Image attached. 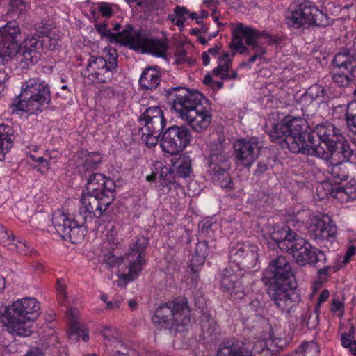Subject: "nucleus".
Wrapping results in <instances>:
<instances>
[{
  "instance_id": "obj_1",
  "label": "nucleus",
  "mask_w": 356,
  "mask_h": 356,
  "mask_svg": "<svg viewBox=\"0 0 356 356\" xmlns=\"http://www.w3.org/2000/svg\"><path fill=\"white\" fill-rule=\"evenodd\" d=\"M266 132L272 142L292 153L314 156L327 161L356 163V138L350 143L332 124L317 125L314 130H309L302 118L287 115Z\"/></svg>"
},
{
  "instance_id": "obj_2",
  "label": "nucleus",
  "mask_w": 356,
  "mask_h": 356,
  "mask_svg": "<svg viewBox=\"0 0 356 356\" xmlns=\"http://www.w3.org/2000/svg\"><path fill=\"white\" fill-rule=\"evenodd\" d=\"M165 92L172 108L192 129L198 133L207 129L212 120L211 104L207 98L185 87H170Z\"/></svg>"
},
{
  "instance_id": "obj_3",
  "label": "nucleus",
  "mask_w": 356,
  "mask_h": 356,
  "mask_svg": "<svg viewBox=\"0 0 356 356\" xmlns=\"http://www.w3.org/2000/svg\"><path fill=\"white\" fill-rule=\"evenodd\" d=\"M266 38L268 45L278 46L286 39L283 35L270 34L266 31H259L250 26H245L242 22H238L232 31V41L229 47L232 54H253L249 58V63H254L257 60H262L267 52L264 44L259 40Z\"/></svg>"
},
{
  "instance_id": "obj_4",
  "label": "nucleus",
  "mask_w": 356,
  "mask_h": 356,
  "mask_svg": "<svg viewBox=\"0 0 356 356\" xmlns=\"http://www.w3.org/2000/svg\"><path fill=\"white\" fill-rule=\"evenodd\" d=\"M51 104L50 87L46 81L31 78L21 86V92L9 105L12 114L21 117L38 115Z\"/></svg>"
},
{
  "instance_id": "obj_5",
  "label": "nucleus",
  "mask_w": 356,
  "mask_h": 356,
  "mask_svg": "<svg viewBox=\"0 0 356 356\" xmlns=\"http://www.w3.org/2000/svg\"><path fill=\"white\" fill-rule=\"evenodd\" d=\"M272 238L277 247L292 255L295 261L300 266L309 265L321 267L325 264L327 258L325 253L313 246L309 241L298 236L289 226L273 233Z\"/></svg>"
},
{
  "instance_id": "obj_6",
  "label": "nucleus",
  "mask_w": 356,
  "mask_h": 356,
  "mask_svg": "<svg viewBox=\"0 0 356 356\" xmlns=\"http://www.w3.org/2000/svg\"><path fill=\"white\" fill-rule=\"evenodd\" d=\"M40 305L35 298L26 297L8 306L3 322L13 335L28 337L33 332L32 323L40 315Z\"/></svg>"
},
{
  "instance_id": "obj_7",
  "label": "nucleus",
  "mask_w": 356,
  "mask_h": 356,
  "mask_svg": "<svg viewBox=\"0 0 356 356\" xmlns=\"http://www.w3.org/2000/svg\"><path fill=\"white\" fill-rule=\"evenodd\" d=\"M191 320V309L184 297L161 304L152 317V323L157 329H167L175 332L188 330Z\"/></svg>"
},
{
  "instance_id": "obj_8",
  "label": "nucleus",
  "mask_w": 356,
  "mask_h": 356,
  "mask_svg": "<svg viewBox=\"0 0 356 356\" xmlns=\"http://www.w3.org/2000/svg\"><path fill=\"white\" fill-rule=\"evenodd\" d=\"M208 152L205 159L213 182L222 188L232 190L234 184L229 173L230 156L226 151L225 136H218L216 139H213L208 145Z\"/></svg>"
},
{
  "instance_id": "obj_9",
  "label": "nucleus",
  "mask_w": 356,
  "mask_h": 356,
  "mask_svg": "<svg viewBox=\"0 0 356 356\" xmlns=\"http://www.w3.org/2000/svg\"><path fill=\"white\" fill-rule=\"evenodd\" d=\"M333 22V19L327 13L320 10L310 0L298 2L290 15L286 17L288 27L296 29L312 26L326 27Z\"/></svg>"
},
{
  "instance_id": "obj_10",
  "label": "nucleus",
  "mask_w": 356,
  "mask_h": 356,
  "mask_svg": "<svg viewBox=\"0 0 356 356\" xmlns=\"http://www.w3.org/2000/svg\"><path fill=\"white\" fill-rule=\"evenodd\" d=\"M95 29L102 39H107L111 43H119L136 50L144 31L135 30L131 24L122 26L118 22L110 20L97 21Z\"/></svg>"
},
{
  "instance_id": "obj_11",
  "label": "nucleus",
  "mask_w": 356,
  "mask_h": 356,
  "mask_svg": "<svg viewBox=\"0 0 356 356\" xmlns=\"http://www.w3.org/2000/svg\"><path fill=\"white\" fill-rule=\"evenodd\" d=\"M118 55L115 48L108 46L104 49L103 56H91L82 72L92 82L110 83L117 72Z\"/></svg>"
},
{
  "instance_id": "obj_12",
  "label": "nucleus",
  "mask_w": 356,
  "mask_h": 356,
  "mask_svg": "<svg viewBox=\"0 0 356 356\" xmlns=\"http://www.w3.org/2000/svg\"><path fill=\"white\" fill-rule=\"evenodd\" d=\"M20 29L15 22H9L0 29V66L8 63L16 55L20 47ZM8 80V74L0 67V97L6 88Z\"/></svg>"
},
{
  "instance_id": "obj_13",
  "label": "nucleus",
  "mask_w": 356,
  "mask_h": 356,
  "mask_svg": "<svg viewBox=\"0 0 356 356\" xmlns=\"http://www.w3.org/2000/svg\"><path fill=\"white\" fill-rule=\"evenodd\" d=\"M330 160V165L328 167V172L330 175L331 188L329 194L333 198L341 203H346L356 200V182L350 180L343 184V181H346L349 177V170L346 163L343 161Z\"/></svg>"
},
{
  "instance_id": "obj_14",
  "label": "nucleus",
  "mask_w": 356,
  "mask_h": 356,
  "mask_svg": "<svg viewBox=\"0 0 356 356\" xmlns=\"http://www.w3.org/2000/svg\"><path fill=\"white\" fill-rule=\"evenodd\" d=\"M138 122L143 142L148 148L155 147L167 124L163 110L159 106H149L140 115Z\"/></svg>"
},
{
  "instance_id": "obj_15",
  "label": "nucleus",
  "mask_w": 356,
  "mask_h": 356,
  "mask_svg": "<svg viewBox=\"0 0 356 356\" xmlns=\"http://www.w3.org/2000/svg\"><path fill=\"white\" fill-rule=\"evenodd\" d=\"M149 240L144 236L138 237L129 246V251L126 254L128 263V272L119 277L118 286L126 287L127 285L138 277L140 273L147 264L146 249Z\"/></svg>"
},
{
  "instance_id": "obj_16",
  "label": "nucleus",
  "mask_w": 356,
  "mask_h": 356,
  "mask_svg": "<svg viewBox=\"0 0 356 356\" xmlns=\"http://www.w3.org/2000/svg\"><path fill=\"white\" fill-rule=\"evenodd\" d=\"M50 42L49 49L54 48L57 44L55 39L50 36L49 31L39 32L28 37L24 42L22 53L18 56L19 64L22 68H28L38 62L41 52L46 42Z\"/></svg>"
},
{
  "instance_id": "obj_17",
  "label": "nucleus",
  "mask_w": 356,
  "mask_h": 356,
  "mask_svg": "<svg viewBox=\"0 0 356 356\" xmlns=\"http://www.w3.org/2000/svg\"><path fill=\"white\" fill-rule=\"evenodd\" d=\"M249 278V275L236 272L231 266L227 267L219 275L220 289L231 300H241L246 294L244 284Z\"/></svg>"
},
{
  "instance_id": "obj_18",
  "label": "nucleus",
  "mask_w": 356,
  "mask_h": 356,
  "mask_svg": "<svg viewBox=\"0 0 356 356\" xmlns=\"http://www.w3.org/2000/svg\"><path fill=\"white\" fill-rule=\"evenodd\" d=\"M191 138V131L187 127L173 125L164 131L160 145L165 153L175 155L189 145Z\"/></svg>"
},
{
  "instance_id": "obj_19",
  "label": "nucleus",
  "mask_w": 356,
  "mask_h": 356,
  "mask_svg": "<svg viewBox=\"0 0 356 356\" xmlns=\"http://www.w3.org/2000/svg\"><path fill=\"white\" fill-rule=\"evenodd\" d=\"M264 277L268 280L269 288L284 286L289 287L292 284L294 275L290 263L284 257L278 256L269 263Z\"/></svg>"
},
{
  "instance_id": "obj_20",
  "label": "nucleus",
  "mask_w": 356,
  "mask_h": 356,
  "mask_svg": "<svg viewBox=\"0 0 356 356\" xmlns=\"http://www.w3.org/2000/svg\"><path fill=\"white\" fill-rule=\"evenodd\" d=\"M308 232L317 243L328 248V243L332 246L337 241L338 228L328 216H314L310 220Z\"/></svg>"
},
{
  "instance_id": "obj_21",
  "label": "nucleus",
  "mask_w": 356,
  "mask_h": 356,
  "mask_svg": "<svg viewBox=\"0 0 356 356\" xmlns=\"http://www.w3.org/2000/svg\"><path fill=\"white\" fill-rule=\"evenodd\" d=\"M349 55V49L343 48L333 59V82L339 87H347L354 81L351 65L356 66V60Z\"/></svg>"
},
{
  "instance_id": "obj_22",
  "label": "nucleus",
  "mask_w": 356,
  "mask_h": 356,
  "mask_svg": "<svg viewBox=\"0 0 356 356\" xmlns=\"http://www.w3.org/2000/svg\"><path fill=\"white\" fill-rule=\"evenodd\" d=\"M229 259L239 269H253L258 261V247L248 241L236 243L229 250Z\"/></svg>"
},
{
  "instance_id": "obj_23",
  "label": "nucleus",
  "mask_w": 356,
  "mask_h": 356,
  "mask_svg": "<svg viewBox=\"0 0 356 356\" xmlns=\"http://www.w3.org/2000/svg\"><path fill=\"white\" fill-rule=\"evenodd\" d=\"M105 196H97L91 194H83L81 198L80 215L86 221L93 218H99L113 202V197H109L108 201L105 200Z\"/></svg>"
},
{
  "instance_id": "obj_24",
  "label": "nucleus",
  "mask_w": 356,
  "mask_h": 356,
  "mask_svg": "<svg viewBox=\"0 0 356 356\" xmlns=\"http://www.w3.org/2000/svg\"><path fill=\"white\" fill-rule=\"evenodd\" d=\"M268 294L277 307L282 312L288 314H290L300 301V296L293 290L292 284L289 287L282 286L275 287L273 289L268 288Z\"/></svg>"
},
{
  "instance_id": "obj_25",
  "label": "nucleus",
  "mask_w": 356,
  "mask_h": 356,
  "mask_svg": "<svg viewBox=\"0 0 356 356\" xmlns=\"http://www.w3.org/2000/svg\"><path fill=\"white\" fill-rule=\"evenodd\" d=\"M115 181L102 173H93L90 175L86 186L87 194L105 196L106 201H108L109 197L115 198Z\"/></svg>"
},
{
  "instance_id": "obj_26",
  "label": "nucleus",
  "mask_w": 356,
  "mask_h": 356,
  "mask_svg": "<svg viewBox=\"0 0 356 356\" xmlns=\"http://www.w3.org/2000/svg\"><path fill=\"white\" fill-rule=\"evenodd\" d=\"M233 147L236 164L248 168L253 165L259 153L257 143L245 138L235 141Z\"/></svg>"
},
{
  "instance_id": "obj_27",
  "label": "nucleus",
  "mask_w": 356,
  "mask_h": 356,
  "mask_svg": "<svg viewBox=\"0 0 356 356\" xmlns=\"http://www.w3.org/2000/svg\"><path fill=\"white\" fill-rule=\"evenodd\" d=\"M192 160L190 156L186 153L181 154L178 158L172 160V165L170 168H164L161 170L160 177H163L165 172L166 175L165 181L168 180L171 182V177L173 178H186L190 176L192 171Z\"/></svg>"
},
{
  "instance_id": "obj_28",
  "label": "nucleus",
  "mask_w": 356,
  "mask_h": 356,
  "mask_svg": "<svg viewBox=\"0 0 356 356\" xmlns=\"http://www.w3.org/2000/svg\"><path fill=\"white\" fill-rule=\"evenodd\" d=\"M168 49L166 40L147 38L144 31L136 51H140L143 54H150L157 57H165Z\"/></svg>"
},
{
  "instance_id": "obj_29",
  "label": "nucleus",
  "mask_w": 356,
  "mask_h": 356,
  "mask_svg": "<svg viewBox=\"0 0 356 356\" xmlns=\"http://www.w3.org/2000/svg\"><path fill=\"white\" fill-rule=\"evenodd\" d=\"M118 245V241H115V238L108 239L107 242L104 243V250L100 256V260L107 269L120 266L124 260L123 256L119 252Z\"/></svg>"
},
{
  "instance_id": "obj_30",
  "label": "nucleus",
  "mask_w": 356,
  "mask_h": 356,
  "mask_svg": "<svg viewBox=\"0 0 356 356\" xmlns=\"http://www.w3.org/2000/svg\"><path fill=\"white\" fill-rule=\"evenodd\" d=\"M216 356H250V350L235 337L224 339L218 347Z\"/></svg>"
},
{
  "instance_id": "obj_31",
  "label": "nucleus",
  "mask_w": 356,
  "mask_h": 356,
  "mask_svg": "<svg viewBox=\"0 0 356 356\" xmlns=\"http://www.w3.org/2000/svg\"><path fill=\"white\" fill-rule=\"evenodd\" d=\"M209 252L207 241L203 240L197 243L195 252L192 256L190 264L191 270L193 273V276L197 277V273L204 264Z\"/></svg>"
},
{
  "instance_id": "obj_32",
  "label": "nucleus",
  "mask_w": 356,
  "mask_h": 356,
  "mask_svg": "<svg viewBox=\"0 0 356 356\" xmlns=\"http://www.w3.org/2000/svg\"><path fill=\"white\" fill-rule=\"evenodd\" d=\"M161 81V72L155 67H149L143 71L139 84L145 90H152L158 87Z\"/></svg>"
},
{
  "instance_id": "obj_33",
  "label": "nucleus",
  "mask_w": 356,
  "mask_h": 356,
  "mask_svg": "<svg viewBox=\"0 0 356 356\" xmlns=\"http://www.w3.org/2000/svg\"><path fill=\"white\" fill-rule=\"evenodd\" d=\"M14 129L12 126L0 124V161L5 159L14 144Z\"/></svg>"
},
{
  "instance_id": "obj_34",
  "label": "nucleus",
  "mask_w": 356,
  "mask_h": 356,
  "mask_svg": "<svg viewBox=\"0 0 356 356\" xmlns=\"http://www.w3.org/2000/svg\"><path fill=\"white\" fill-rule=\"evenodd\" d=\"M232 63L228 52L223 53L218 57V66L213 70V73L220 76L223 80H233L236 79L238 73L236 71L229 72Z\"/></svg>"
},
{
  "instance_id": "obj_35",
  "label": "nucleus",
  "mask_w": 356,
  "mask_h": 356,
  "mask_svg": "<svg viewBox=\"0 0 356 356\" xmlns=\"http://www.w3.org/2000/svg\"><path fill=\"white\" fill-rule=\"evenodd\" d=\"M200 318L204 334L216 338L217 335L220 334V329L215 318L212 317L211 310L203 309Z\"/></svg>"
},
{
  "instance_id": "obj_36",
  "label": "nucleus",
  "mask_w": 356,
  "mask_h": 356,
  "mask_svg": "<svg viewBox=\"0 0 356 356\" xmlns=\"http://www.w3.org/2000/svg\"><path fill=\"white\" fill-rule=\"evenodd\" d=\"M51 221L56 232L63 239L74 220L69 214L57 211L53 214Z\"/></svg>"
},
{
  "instance_id": "obj_37",
  "label": "nucleus",
  "mask_w": 356,
  "mask_h": 356,
  "mask_svg": "<svg viewBox=\"0 0 356 356\" xmlns=\"http://www.w3.org/2000/svg\"><path fill=\"white\" fill-rule=\"evenodd\" d=\"M102 160V158L98 152L81 149L79 153L78 162L85 171H93L97 169Z\"/></svg>"
},
{
  "instance_id": "obj_38",
  "label": "nucleus",
  "mask_w": 356,
  "mask_h": 356,
  "mask_svg": "<svg viewBox=\"0 0 356 356\" xmlns=\"http://www.w3.org/2000/svg\"><path fill=\"white\" fill-rule=\"evenodd\" d=\"M85 232L82 226L79 225L76 221L72 222V226L65 236L63 240L69 241L72 243H79L84 238Z\"/></svg>"
},
{
  "instance_id": "obj_39",
  "label": "nucleus",
  "mask_w": 356,
  "mask_h": 356,
  "mask_svg": "<svg viewBox=\"0 0 356 356\" xmlns=\"http://www.w3.org/2000/svg\"><path fill=\"white\" fill-rule=\"evenodd\" d=\"M319 348L314 341L302 343L294 351L292 356H318Z\"/></svg>"
},
{
  "instance_id": "obj_40",
  "label": "nucleus",
  "mask_w": 356,
  "mask_h": 356,
  "mask_svg": "<svg viewBox=\"0 0 356 356\" xmlns=\"http://www.w3.org/2000/svg\"><path fill=\"white\" fill-rule=\"evenodd\" d=\"M306 96L311 99V101L316 100L318 102H323L327 99L325 88L319 84L311 86L306 91Z\"/></svg>"
},
{
  "instance_id": "obj_41",
  "label": "nucleus",
  "mask_w": 356,
  "mask_h": 356,
  "mask_svg": "<svg viewBox=\"0 0 356 356\" xmlns=\"http://www.w3.org/2000/svg\"><path fill=\"white\" fill-rule=\"evenodd\" d=\"M320 313L321 310L314 309V312L309 314V316L304 314H301L299 317L300 325H306L309 330H314L318 325Z\"/></svg>"
},
{
  "instance_id": "obj_42",
  "label": "nucleus",
  "mask_w": 356,
  "mask_h": 356,
  "mask_svg": "<svg viewBox=\"0 0 356 356\" xmlns=\"http://www.w3.org/2000/svg\"><path fill=\"white\" fill-rule=\"evenodd\" d=\"M113 356H141L140 353L134 349L130 345L121 341H117Z\"/></svg>"
},
{
  "instance_id": "obj_43",
  "label": "nucleus",
  "mask_w": 356,
  "mask_h": 356,
  "mask_svg": "<svg viewBox=\"0 0 356 356\" xmlns=\"http://www.w3.org/2000/svg\"><path fill=\"white\" fill-rule=\"evenodd\" d=\"M250 356H272L273 353L268 348L267 341L258 340L254 343L252 350L250 351Z\"/></svg>"
},
{
  "instance_id": "obj_44",
  "label": "nucleus",
  "mask_w": 356,
  "mask_h": 356,
  "mask_svg": "<svg viewBox=\"0 0 356 356\" xmlns=\"http://www.w3.org/2000/svg\"><path fill=\"white\" fill-rule=\"evenodd\" d=\"M355 107L356 102H350L347 104H339L334 108L333 114L337 118L344 117L347 122V119L350 118V115H352L350 111Z\"/></svg>"
},
{
  "instance_id": "obj_45",
  "label": "nucleus",
  "mask_w": 356,
  "mask_h": 356,
  "mask_svg": "<svg viewBox=\"0 0 356 356\" xmlns=\"http://www.w3.org/2000/svg\"><path fill=\"white\" fill-rule=\"evenodd\" d=\"M7 245H15L17 251L23 255H27L31 250V248L24 239L17 238L13 234H11L10 241L7 243Z\"/></svg>"
},
{
  "instance_id": "obj_46",
  "label": "nucleus",
  "mask_w": 356,
  "mask_h": 356,
  "mask_svg": "<svg viewBox=\"0 0 356 356\" xmlns=\"http://www.w3.org/2000/svg\"><path fill=\"white\" fill-rule=\"evenodd\" d=\"M97 12L94 11L93 16L95 17V15H99L103 17H105L106 19L104 20H108V18L111 17L113 14V9L112 8L111 4L106 2H101L97 4V6L96 8ZM97 21H99V16L96 17Z\"/></svg>"
},
{
  "instance_id": "obj_47",
  "label": "nucleus",
  "mask_w": 356,
  "mask_h": 356,
  "mask_svg": "<svg viewBox=\"0 0 356 356\" xmlns=\"http://www.w3.org/2000/svg\"><path fill=\"white\" fill-rule=\"evenodd\" d=\"M28 156L32 161L37 163V165L34 168L40 167L41 168L38 169V171L40 173H44L50 168L49 159L44 158L43 156H36L33 153H29Z\"/></svg>"
},
{
  "instance_id": "obj_48",
  "label": "nucleus",
  "mask_w": 356,
  "mask_h": 356,
  "mask_svg": "<svg viewBox=\"0 0 356 356\" xmlns=\"http://www.w3.org/2000/svg\"><path fill=\"white\" fill-rule=\"evenodd\" d=\"M56 293L58 303L61 305H66L67 302L66 287L60 280H57Z\"/></svg>"
},
{
  "instance_id": "obj_49",
  "label": "nucleus",
  "mask_w": 356,
  "mask_h": 356,
  "mask_svg": "<svg viewBox=\"0 0 356 356\" xmlns=\"http://www.w3.org/2000/svg\"><path fill=\"white\" fill-rule=\"evenodd\" d=\"M83 325H79L76 322L72 321L67 331V335L70 339L72 341H78L79 339V334Z\"/></svg>"
},
{
  "instance_id": "obj_50",
  "label": "nucleus",
  "mask_w": 356,
  "mask_h": 356,
  "mask_svg": "<svg viewBox=\"0 0 356 356\" xmlns=\"http://www.w3.org/2000/svg\"><path fill=\"white\" fill-rule=\"evenodd\" d=\"M101 334L104 339L108 341L117 339L119 336L118 330L111 326H104L101 331Z\"/></svg>"
},
{
  "instance_id": "obj_51",
  "label": "nucleus",
  "mask_w": 356,
  "mask_h": 356,
  "mask_svg": "<svg viewBox=\"0 0 356 356\" xmlns=\"http://www.w3.org/2000/svg\"><path fill=\"white\" fill-rule=\"evenodd\" d=\"M330 312L337 314V316L340 318L342 317L344 314V303L337 298H333L332 300Z\"/></svg>"
},
{
  "instance_id": "obj_52",
  "label": "nucleus",
  "mask_w": 356,
  "mask_h": 356,
  "mask_svg": "<svg viewBox=\"0 0 356 356\" xmlns=\"http://www.w3.org/2000/svg\"><path fill=\"white\" fill-rule=\"evenodd\" d=\"M124 301V298L122 296L120 295L115 296L112 300H110L107 302V307L106 309L109 310H115L120 307L121 305Z\"/></svg>"
},
{
  "instance_id": "obj_53",
  "label": "nucleus",
  "mask_w": 356,
  "mask_h": 356,
  "mask_svg": "<svg viewBox=\"0 0 356 356\" xmlns=\"http://www.w3.org/2000/svg\"><path fill=\"white\" fill-rule=\"evenodd\" d=\"M199 226L201 227V231L203 234L210 236L213 233V226H216V222H213L212 220H206L202 222V225Z\"/></svg>"
},
{
  "instance_id": "obj_54",
  "label": "nucleus",
  "mask_w": 356,
  "mask_h": 356,
  "mask_svg": "<svg viewBox=\"0 0 356 356\" xmlns=\"http://www.w3.org/2000/svg\"><path fill=\"white\" fill-rule=\"evenodd\" d=\"M330 297V291L327 289H323L318 296L315 305V310H321L322 303L327 301Z\"/></svg>"
},
{
  "instance_id": "obj_55",
  "label": "nucleus",
  "mask_w": 356,
  "mask_h": 356,
  "mask_svg": "<svg viewBox=\"0 0 356 356\" xmlns=\"http://www.w3.org/2000/svg\"><path fill=\"white\" fill-rule=\"evenodd\" d=\"M356 254V247L354 245H349L345 252L342 264L346 265L348 264L352 257Z\"/></svg>"
},
{
  "instance_id": "obj_56",
  "label": "nucleus",
  "mask_w": 356,
  "mask_h": 356,
  "mask_svg": "<svg viewBox=\"0 0 356 356\" xmlns=\"http://www.w3.org/2000/svg\"><path fill=\"white\" fill-rule=\"evenodd\" d=\"M12 234H9L8 229L0 224V244L6 245L10 241Z\"/></svg>"
},
{
  "instance_id": "obj_57",
  "label": "nucleus",
  "mask_w": 356,
  "mask_h": 356,
  "mask_svg": "<svg viewBox=\"0 0 356 356\" xmlns=\"http://www.w3.org/2000/svg\"><path fill=\"white\" fill-rule=\"evenodd\" d=\"M353 339V336L350 333H343L341 336V346L343 348H349L353 343V341H355Z\"/></svg>"
},
{
  "instance_id": "obj_58",
  "label": "nucleus",
  "mask_w": 356,
  "mask_h": 356,
  "mask_svg": "<svg viewBox=\"0 0 356 356\" xmlns=\"http://www.w3.org/2000/svg\"><path fill=\"white\" fill-rule=\"evenodd\" d=\"M187 54L186 51L184 49L177 51L175 54L176 63L178 65H181L189 62Z\"/></svg>"
},
{
  "instance_id": "obj_59",
  "label": "nucleus",
  "mask_w": 356,
  "mask_h": 356,
  "mask_svg": "<svg viewBox=\"0 0 356 356\" xmlns=\"http://www.w3.org/2000/svg\"><path fill=\"white\" fill-rule=\"evenodd\" d=\"M60 89L62 92H58L57 95L62 99L67 100L68 99H72V92L66 84L62 85Z\"/></svg>"
},
{
  "instance_id": "obj_60",
  "label": "nucleus",
  "mask_w": 356,
  "mask_h": 356,
  "mask_svg": "<svg viewBox=\"0 0 356 356\" xmlns=\"http://www.w3.org/2000/svg\"><path fill=\"white\" fill-rule=\"evenodd\" d=\"M331 269L330 266H323L318 270V277L320 281L324 282L327 281L330 276V270Z\"/></svg>"
},
{
  "instance_id": "obj_61",
  "label": "nucleus",
  "mask_w": 356,
  "mask_h": 356,
  "mask_svg": "<svg viewBox=\"0 0 356 356\" xmlns=\"http://www.w3.org/2000/svg\"><path fill=\"white\" fill-rule=\"evenodd\" d=\"M31 266L32 269L38 274L43 273L45 272L46 266L44 263L39 261H33Z\"/></svg>"
},
{
  "instance_id": "obj_62",
  "label": "nucleus",
  "mask_w": 356,
  "mask_h": 356,
  "mask_svg": "<svg viewBox=\"0 0 356 356\" xmlns=\"http://www.w3.org/2000/svg\"><path fill=\"white\" fill-rule=\"evenodd\" d=\"M10 6L13 10H17L21 13L25 8V2L24 0H10Z\"/></svg>"
},
{
  "instance_id": "obj_63",
  "label": "nucleus",
  "mask_w": 356,
  "mask_h": 356,
  "mask_svg": "<svg viewBox=\"0 0 356 356\" xmlns=\"http://www.w3.org/2000/svg\"><path fill=\"white\" fill-rule=\"evenodd\" d=\"M175 14L177 18L186 19V15H188V11L185 7L177 6L174 10Z\"/></svg>"
},
{
  "instance_id": "obj_64",
  "label": "nucleus",
  "mask_w": 356,
  "mask_h": 356,
  "mask_svg": "<svg viewBox=\"0 0 356 356\" xmlns=\"http://www.w3.org/2000/svg\"><path fill=\"white\" fill-rule=\"evenodd\" d=\"M347 126L350 131L354 134H356V113H352L350 118L347 119Z\"/></svg>"
}]
</instances>
